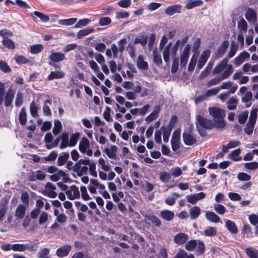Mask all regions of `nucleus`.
Segmentation results:
<instances>
[{"label": "nucleus", "mask_w": 258, "mask_h": 258, "mask_svg": "<svg viewBox=\"0 0 258 258\" xmlns=\"http://www.w3.org/2000/svg\"><path fill=\"white\" fill-rule=\"evenodd\" d=\"M209 113L213 117L217 128H223L225 127L226 123L224 117L225 112L223 109L217 107H210L209 108Z\"/></svg>", "instance_id": "7ed1b4c3"}, {"label": "nucleus", "mask_w": 258, "mask_h": 258, "mask_svg": "<svg viewBox=\"0 0 258 258\" xmlns=\"http://www.w3.org/2000/svg\"><path fill=\"white\" fill-rule=\"evenodd\" d=\"M26 211V207L22 204H20L16 208L15 216L19 219L24 218Z\"/></svg>", "instance_id": "b1692460"}, {"label": "nucleus", "mask_w": 258, "mask_h": 258, "mask_svg": "<svg viewBox=\"0 0 258 258\" xmlns=\"http://www.w3.org/2000/svg\"><path fill=\"white\" fill-rule=\"evenodd\" d=\"M254 125L255 123L248 121L246 127L244 128V132L248 135L252 134Z\"/></svg>", "instance_id": "e2e57ef3"}, {"label": "nucleus", "mask_w": 258, "mask_h": 258, "mask_svg": "<svg viewBox=\"0 0 258 258\" xmlns=\"http://www.w3.org/2000/svg\"><path fill=\"white\" fill-rule=\"evenodd\" d=\"M148 36L145 35H141L137 37L134 40V44L140 43L142 45H145L147 43Z\"/></svg>", "instance_id": "49530a36"}, {"label": "nucleus", "mask_w": 258, "mask_h": 258, "mask_svg": "<svg viewBox=\"0 0 258 258\" xmlns=\"http://www.w3.org/2000/svg\"><path fill=\"white\" fill-rule=\"evenodd\" d=\"M34 15L39 18L40 20L43 22H47L49 21V17L48 16L38 11H35Z\"/></svg>", "instance_id": "69168bd1"}, {"label": "nucleus", "mask_w": 258, "mask_h": 258, "mask_svg": "<svg viewBox=\"0 0 258 258\" xmlns=\"http://www.w3.org/2000/svg\"><path fill=\"white\" fill-rule=\"evenodd\" d=\"M180 139V130H177L174 132L171 139L172 149L176 151L179 147V142Z\"/></svg>", "instance_id": "9b49d317"}, {"label": "nucleus", "mask_w": 258, "mask_h": 258, "mask_svg": "<svg viewBox=\"0 0 258 258\" xmlns=\"http://www.w3.org/2000/svg\"><path fill=\"white\" fill-rule=\"evenodd\" d=\"M117 148L116 146L112 145L110 148H105L103 152L111 159H115L116 157Z\"/></svg>", "instance_id": "6ab92c4d"}, {"label": "nucleus", "mask_w": 258, "mask_h": 258, "mask_svg": "<svg viewBox=\"0 0 258 258\" xmlns=\"http://www.w3.org/2000/svg\"><path fill=\"white\" fill-rule=\"evenodd\" d=\"M61 178H62L63 182L67 183L70 180V178L67 174L62 170H58L55 173L50 176V179L53 181L56 182Z\"/></svg>", "instance_id": "6e6552de"}, {"label": "nucleus", "mask_w": 258, "mask_h": 258, "mask_svg": "<svg viewBox=\"0 0 258 258\" xmlns=\"http://www.w3.org/2000/svg\"><path fill=\"white\" fill-rule=\"evenodd\" d=\"M15 94V91L14 90L11 88L8 90L4 98L5 105L6 107H9L11 105Z\"/></svg>", "instance_id": "2eb2a0df"}, {"label": "nucleus", "mask_w": 258, "mask_h": 258, "mask_svg": "<svg viewBox=\"0 0 258 258\" xmlns=\"http://www.w3.org/2000/svg\"><path fill=\"white\" fill-rule=\"evenodd\" d=\"M252 97V94L251 92H246L244 96L242 98L241 100L243 102L246 103V107H249L251 106V103L250 101L251 100Z\"/></svg>", "instance_id": "c03bdc74"}, {"label": "nucleus", "mask_w": 258, "mask_h": 258, "mask_svg": "<svg viewBox=\"0 0 258 258\" xmlns=\"http://www.w3.org/2000/svg\"><path fill=\"white\" fill-rule=\"evenodd\" d=\"M43 48V46L42 44L33 45L30 47V52L32 54H37L41 52Z\"/></svg>", "instance_id": "680f3d73"}, {"label": "nucleus", "mask_w": 258, "mask_h": 258, "mask_svg": "<svg viewBox=\"0 0 258 258\" xmlns=\"http://www.w3.org/2000/svg\"><path fill=\"white\" fill-rule=\"evenodd\" d=\"M77 20L78 19L76 18L62 19L59 20L58 23L61 25L71 26L74 24L77 21Z\"/></svg>", "instance_id": "37998d69"}, {"label": "nucleus", "mask_w": 258, "mask_h": 258, "mask_svg": "<svg viewBox=\"0 0 258 258\" xmlns=\"http://www.w3.org/2000/svg\"><path fill=\"white\" fill-rule=\"evenodd\" d=\"M160 216L163 219L169 221L173 219L174 214L170 210H165L161 211Z\"/></svg>", "instance_id": "bb28decb"}, {"label": "nucleus", "mask_w": 258, "mask_h": 258, "mask_svg": "<svg viewBox=\"0 0 258 258\" xmlns=\"http://www.w3.org/2000/svg\"><path fill=\"white\" fill-rule=\"evenodd\" d=\"M196 125L198 128H199V125L201 127L207 128L211 129L215 125V123L209 119L204 118L200 115L197 116Z\"/></svg>", "instance_id": "39448f33"}, {"label": "nucleus", "mask_w": 258, "mask_h": 258, "mask_svg": "<svg viewBox=\"0 0 258 258\" xmlns=\"http://www.w3.org/2000/svg\"><path fill=\"white\" fill-rule=\"evenodd\" d=\"M80 134L76 133L71 135L70 141V147H74L77 143L80 138Z\"/></svg>", "instance_id": "5fc2aeb1"}, {"label": "nucleus", "mask_w": 258, "mask_h": 258, "mask_svg": "<svg viewBox=\"0 0 258 258\" xmlns=\"http://www.w3.org/2000/svg\"><path fill=\"white\" fill-rule=\"evenodd\" d=\"M62 128L61 122L59 120H55L54 122V127L52 130L53 134L56 135L61 131Z\"/></svg>", "instance_id": "8fccbe9b"}, {"label": "nucleus", "mask_w": 258, "mask_h": 258, "mask_svg": "<svg viewBox=\"0 0 258 258\" xmlns=\"http://www.w3.org/2000/svg\"><path fill=\"white\" fill-rule=\"evenodd\" d=\"M92 22L91 20L88 18H84L79 20L75 25L76 28H81L82 27L86 26Z\"/></svg>", "instance_id": "052dcab7"}, {"label": "nucleus", "mask_w": 258, "mask_h": 258, "mask_svg": "<svg viewBox=\"0 0 258 258\" xmlns=\"http://www.w3.org/2000/svg\"><path fill=\"white\" fill-rule=\"evenodd\" d=\"M45 177V174L44 172L38 170L34 173L33 174L30 176L29 178L31 181H34L36 179L43 180Z\"/></svg>", "instance_id": "c85d7f7f"}, {"label": "nucleus", "mask_w": 258, "mask_h": 258, "mask_svg": "<svg viewBox=\"0 0 258 258\" xmlns=\"http://www.w3.org/2000/svg\"><path fill=\"white\" fill-rule=\"evenodd\" d=\"M210 54L211 52L209 50H206L202 53L198 62L197 68L199 70H201L206 64Z\"/></svg>", "instance_id": "ddd939ff"}, {"label": "nucleus", "mask_w": 258, "mask_h": 258, "mask_svg": "<svg viewBox=\"0 0 258 258\" xmlns=\"http://www.w3.org/2000/svg\"><path fill=\"white\" fill-rule=\"evenodd\" d=\"M190 45L187 44L184 48L180 57V67L185 68L188 60L190 50Z\"/></svg>", "instance_id": "423d86ee"}, {"label": "nucleus", "mask_w": 258, "mask_h": 258, "mask_svg": "<svg viewBox=\"0 0 258 258\" xmlns=\"http://www.w3.org/2000/svg\"><path fill=\"white\" fill-rule=\"evenodd\" d=\"M238 104V100L234 97H231L227 102V108L229 110H234Z\"/></svg>", "instance_id": "79ce46f5"}, {"label": "nucleus", "mask_w": 258, "mask_h": 258, "mask_svg": "<svg viewBox=\"0 0 258 258\" xmlns=\"http://www.w3.org/2000/svg\"><path fill=\"white\" fill-rule=\"evenodd\" d=\"M146 219L150 221L156 226L159 227L160 226L161 222L160 219L154 215H149L146 216Z\"/></svg>", "instance_id": "a18cd8bd"}, {"label": "nucleus", "mask_w": 258, "mask_h": 258, "mask_svg": "<svg viewBox=\"0 0 258 258\" xmlns=\"http://www.w3.org/2000/svg\"><path fill=\"white\" fill-rule=\"evenodd\" d=\"M245 18L250 23H254L257 21L255 11L252 9H248L246 12Z\"/></svg>", "instance_id": "f3484780"}, {"label": "nucleus", "mask_w": 258, "mask_h": 258, "mask_svg": "<svg viewBox=\"0 0 258 258\" xmlns=\"http://www.w3.org/2000/svg\"><path fill=\"white\" fill-rule=\"evenodd\" d=\"M205 194L203 192H201L198 194L187 195L186 196V198L188 202L194 205L196 204L198 201L205 198Z\"/></svg>", "instance_id": "4468645a"}, {"label": "nucleus", "mask_w": 258, "mask_h": 258, "mask_svg": "<svg viewBox=\"0 0 258 258\" xmlns=\"http://www.w3.org/2000/svg\"><path fill=\"white\" fill-rule=\"evenodd\" d=\"M203 2L202 0L190 1L185 5V7L187 10L191 9L195 7L201 6Z\"/></svg>", "instance_id": "4c0bfd02"}, {"label": "nucleus", "mask_w": 258, "mask_h": 258, "mask_svg": "<svg viewBox=\"0 0 258 258\" xmlns=\"http://www.w3.org/2000/svg\"><path fill=\"white\" fill-rule=\"evenodd\" d=\"M69 156L70 155L68 153H63L61 155H60L57 159L58 165H63L69 158Z\"/></svg>", "instance_id": "0e129e2a"}, {"label": "nucleus", "mask_w": 258, "mask_h": 258, "mask_svg": "<svg viewBox=\"0 0 258 258\" xmlns=\"http://www.w3.org/2000/svg\"><path fill=\"white\" fill-rule=\"evenodd\" d=\"M49 253V249L48 248H43L41 249L37 253L38 258H50L48 256Z\"/></svg>", "instance_id": "4d7b16f0"}, {"label": "nucleus", "mask_w": 258, "mask_h": 258, "mask_svg": "<svg viewBox=\"0 0 258 258\" xmlns=\"http://www.w3.org/2000/svg\"><path fill=\"white\" fill-rule=\"evenodd\" d=\"M223 80L220 76L215 77L209 80L206 84L207 87H211L213 86L219 84Z\"/></svg>", "instance_id": "13d9d810"}, {"label": "nucleus", "mask_w": 258, "mask_h": 258, "mask_svg": "<svg viewBox=\"0 0 258 258\" xmlns=\"http://www.w3.org/2000/svg\"><path fill=\"white\" fill-rule=\"evenodd\" d=\"M188 239L187 234L183 233H179L174 237V242L178 245L184 243Z\"/></svg>", "instance_id": "aec40b11"}, {"label": "nucleus", "mask_w": 258, "mask_h": 258, "mask_svg": "<svg viewBox=\"0 0 258 258\" xmlns=\"http://www.w3.org/2000/svg\"><path fill=\"white\" fill-rule=\"evenodd\" d=\"M56 187L50 182H47L44 187V189L42 190V194L50 198H55L57 196L55 192Z\"/></svg>", "instance_id": "0eeeda50"}, {"label": "nucleus", "mask_w": 258, "mask_h": 258, "mask_svg": "<svg viewBox=\"0 0 258 258\" xmlns=\"http://www.w3.org/2000/svg\"><path fill=\"white\" fill-rule=\"evenodd\" d=\"M180 42V40H178L173 46L172 43L170 42L163 49V56L165 62H169L170 55L173 58L176 55Z\"/></svg>", "instance_id": "20e7f679"}, {"label": "nucleus", "mask_w": 258, "mask_h": 258, "mask_svg": "<svg viewBox=\"0 0 258 258\" xmlns=\"http://www.w3.org/2000/svg\"><path fill=\"white\" fill-rule=\"evenodd\" d=\"M67 147H70V141L69 136L66 133H63L61 135V142L59 148L61 149H64Z\"/></svg>", "instance_id": "7c9ffc66"}, {"label": "nucleus", "mask_w": 258, "mask_h": 258, "mask_svg": "<svg viewBox=\"0 0 258 258\" xmlns=\"http://www.w3.org/2000/svg\"><path fill=\"white\" fill-rule=\"evenodd\" d=\"M229 59L225 58L212 71L214 75H219V76L223 80L228 78L233 73L234 68L231 64L228 63Z\"/></svg>", "instance_id": "f257e3e1"}, {"label": "nucleus", "mask_w": 258, "mask_h": 258, "mask_svg": "<svg viewBox=\"0 0 258 258\" xmlns=\"http://www.w3.org/2000/svg\"><path fill=\"white\" fill-rule=\"evenodd\" d=\"M71 249V247L70 245H64L56 250V254L60 257H65L69 254Z\"/></svg>", "instance_id": "dca6fc26"}, {"label": "nucleus", "mask_w": 258, "mask_h": 258, "mask_svg": "<svg viewBox=\"0 0 258 258\" xmlns=\"http://www.w3.org/2000/svg\"><path fill=\"white\" fill-rule=\"evenodd\" d=\"M248 115V112L245 111L239 114L238 116V122L240 124H244L246 121Z\"/></svg>", "instance_id": "338daca9"}, {"label": "nucleus", "mask_w": 258, "mask_h": 258, "mask_svg": "<svg viewBox=\"0 0 258 258\" xmlns=\"http://www.w3.org/2000/svg\"><path fill=\"white\" fill-rule=\"evenodd\" d=\"M250 54L246 51H243L237 56L233 60V63L236 67L242 64L245 60L249 58Z\"/></svg>", "instance_id": "9d476101"}, {"label": "nucleus", "mask_w": 258, "mask_h": 258, "mask_svg": "<svg viewBox=\"0 0 258 258\" xmlns=\"http://www.w3.org/2000/svg\"><path fill=\"white\" fill-rule=\"evenodd\" d=\"M217 230L215 227L209 226L205 229L203 234L206 236H214L217 234Z\"/></svg>", "instance_id": "c9c22d12"}, {"label": "nucleus", "mask_w": 258, "mask_h": 258, "mask_svg": "<svg viewBox=\"0 0 258 258\" xmlns=\"http://www.w3.org/2000/svg\"><path fill=\"white\" fill-rule=\"evenodd\" d=\"M181 6L180 5H173L168 7L165 11V13L169 16H172L175 13H180Z\"/></svg>", "instance_id": "4be33fe9"}, {"label": "nucleus", "mask_w": 258, "mask_h": 258, "mask_svg": "<svg viewBox=\"0 0 258 258\" xmlns=\"http://www.w3.org/2000/svg\"><path fill=\"white\" fill-rule=\"evenodd\" d=\"M50 59L54 62H58L65 59V54L61 52H52L49 56Z\"/></svg>", "instance_id": "412c9836"}, {"label": "nucleus", "mask_w": 258, "mask_h": 258, "mask_svg": "<svg viewBox=\"0 0 258 258\" xmlns=\"http://www.w3.org/2000/svg\"><path fill=\"white\" fill-rule=\"evenodd\" d=\"M66 194L68 198L71 200L79 199L80 197V192L79 188L75 185H72L68 189Z\"/></svg>", "instance_id": "1a4fd4ad"}, {"label": "nucleus", "mask_w": 258, "mask_h": 258, "mask_svg": "<svg viewBox=\"0 0 258 258\" xmlns=\"http://www.w3.org/2000/svg\"><path fill=\"white\" fill-rule=\"evenodd\" d=\"M197 57L198 56L197 54H194L190 61L188 66L187 70L189 72H192L195 69V66L197 62Z\"/></svg>", "instance_id": "09e8293b"}, {"label": "nucleus", "mask_w": 258, "mask_h": 258, "mask_svg": "<svg viewBox=\"0 0 258 258\" xmlns=\"http://www.w3.org/2000/svg\"><path fill=\"white\" fill-rule=\"evenodd\" d=\"M237 27L240 33L246 32L247 29V24L244 19H240L237 24Z\"/></svg>", "instance_id": "ea45409f"}, {"label": "nucleus", "mask_w": 258, "mask_h": 258, "mask_svg": "<svg viewBox=\"0 0 258 258\" xmlns=\"http://www.w3.org/2000/svg\"><path fill=\"white\" fill-rule=\"evenodd\" d=\"M94 31L95 30L92 28L80 30L77 33V37L79 39L82 38Z\"/></svg>", "instance_id": "2f4dec72"}, {"label": "nucleus", "mask_w": 258, "mask_h": 258, "mask_svg": "<svg viewBox=\"0 0 258 258\" xmlns=\"http://www.w3.org/2000/svg\"><path fill=\"white\" fill-rule=\"evenodd\" d=\"M161 130L163 132V140L165 142L167 143L169 141V136L171 131V128L169 127H162Z\"/></svg>", "instance_id": "bf43d9fd"}, {"label": "nucleus", "mask_w": 258, "mask_h": 258, "mask_svg": "<svg viewBox=\"0 0 258 258\" xmlns=\"http://www.w3.org/2000/svg\"><path fill=\"white\" fill-rule=\"evenodd\" d=\"M160 180L162 182H168L171 179V174L168 172H162L160 173Z\"/></svg>", "instance_id": "774afa93"}, {"label": "nucleus", "mask_w": 258, "mask_h": 258, "mask_svg": "<svg viewBox=\"0 0 258 258\" xmlns=\"http://www.w3.org/2000/svg\"><path fill=\"white\" fill-rule=\"evenodd\" d=\"M137 66L139 69L146 70L148 69L147 62L144 60L142 55H139L137 60Z\"/></svg>", "instance_id": "c756f323"}, {"label": "nucleus", "mask_w": 258, "mask_h": 258, "mask_svg": "<svg viewBox=\"0 0 258 258\" xmlns=\"http://www.w3.org/2000/svg\"><path fill=\"white\" fill-rule=\"evenodd\" d=\"M229 59L225 58L212 71L214 75H219V76L223 80L228 78L233 73L234 68L231 64L228 63Z\"/></svg>", "instance_id": "f03ea898"}, {"label": "nucleus", "mask_w": 258, "mask_h": 258, "mask_svg": "<svg viewBox=\"0 0 258 258\" xmlns=\"http://www.w3.org/2000/svg\"><path fill=\"white\" fill-rule=\"evenodd\" d=\"M182 136L184 142L187 145L190 146L196 143L195 138L189 133H184Z\"/></svg>", "instance_id": "a878e982"}, {"label": "nucleus", "mask_w": 258, "mask_h": 258, "mask_svg": "<svg viewBox=\"0 0 258 258\" xmlns=\"http://www.w3.org/2000/svg\"><path fill=\"white\" fill-rule=\"evenodd\" d=\"M64 73L62 71L51 72L48 76V79L51 80L54 79H60L64 77Z\"/></svg>", "instance_id": "58836bf2"}, {"label": "nucleus", "mask_w": 258, "mask_h": 258, "mask_svg": "<svg viewBox=\"0 0 258 258\" xmlns=\"http://www.w3.org/2000/svg\"><path fill=\"white\" fill-rule=\"evenodd\" d=\"M191 219L195 220L201 214V209L198 206L192 207L189 211Z\"/></svg>", "instance_id": "473e14b6"}, {"label": "nucleus", "mask_w": 258, "mask_h": 258, "mask_svg": "<svg viewBox=\"0 0 258 258\" xmlns=\"http://www.w3.org/2000/svg\"><path fill=\"white\" fill-rule=\"evenodd\" d=\"M127 70L126 73H122V75L123 77L127 76L128 79H132L134 77V74L137 72L136 69L135 67L131 63H127Z\"/></svg>", "instance_id": "5701e85b"}, {"label": "nucleus", "mask_w": 258, "mask_h": 258, "mask_svg": "<svg viewBox=\"0 0 258 258\" xmlns=\"http://www.w3.org/2000/svg\"><path fill=\"white\" fill-rule=\"evenodd\" d=\"M245 251L247 256L250 258H258V251L252 247H247Z\"/></svg>", "instance_id": "a19ab883"}, {"label": "nucleus", "mask_w": 258, "mask_h": 258, "mask_svg": "<svg viewBox=\"0 0 258 258\" xmlns=\"http://www.w3.org/2000/svg\"><path fill=\"white\" fill-rule=\"evenodd\" d=\"M51 104V102L49 100L45 101L43 106V111L45 115L49 116L51 114L49 106Z\"/></svg>", "instance_id": "6e6d98bb"}, {"label": "nucleus", "mask_w": 258, "mask_h": 258, "mask_svg": "<svg viewBox=\"0 0 258 258\" xmlns=\"http://www.w3.org/2000/svg\"><path fill=\"white\" fill-rule=\"evenodd\" d=\"M225 226L229 231L233 234L238 232L237 226L235 223L230 220H225Z\"/></svg>", "instance_id": "cd10ccee"}, {"label": "nucleus", "mask_w": 258, "mask_h": 258, "mask_svg": "<svg viewBox=\"0 0 258 258\" xmlns=\"http://www.w3.org/2000/svg\"><path fill=\"white\" fill-rule=\"evenodd\" d=\"M218 87L219 91L220 90H229L228 92L234 94L237 89V85H234L233 83L231 81H227L223 82Z\"/></svg>", "instance_id": "f8f14e48"}, {"label": "nucleus", "mask_w": 258, "mask_h": 258, "mask_svg": "<svg viewBox=\"0 0 258 258\" xmlns=\"http://www.w3.org/2000/svg\"><path fill=\"white\" fill-rule=\"evenodd\" d=\"M229 45L227 41H224L218 49V56L221 57L226 52Z\"/></svg>", "instance_id": "f704fd0d"}, {"label": "nucleus", "mask_w": 258, "mask_h": 258, "mask_svg": "<svg viewBox=\"0 0 258 258\" xmlns=\"http://www.w3.org/2000/svg\"><path fill=\"white\" fill-rule=\"evenodd\" d=\"M3 45L9 49H14L15 47L14 42L8 37H4L3 40Z\"/></svg>", "instance_id": "864d4df0"}, {"label": "nucleus", "mask_w": 258, "mask_h": 258, "mask_svg": "<svg viewBox=\"0 0 258 258\" xmlns=\"http://www.w3.org/2000/svg\"><path fill=\"white\" fill-rule=\"evenodd\" d=\"M238 44L235 41H232L230 45V50L228 54V57L232 58L236 54L238 50Z\"/></svg>", "instance_id": "3c124183"}, {"label": "nucleus", "mask_w": 258, "mask_h": 258, "mask_svg": "<svg viewBox=\"0 0 258 258\" xmlns=\"http://www.w3.org/2000/svg\"><path fill=\"white\" fill-rule=\"evenodd\" d=\"M90 145L89 141L85 137L82 138L79 143L80 151L82 153L85 154V152L87 151V149L89 148Z\"/></svg>", "instance_id": "a211bd4d"}, {"label": "nucleus", "mask_w": 258, "mask_h": 258, "mask_svg": "<svg viewBox=\"0 0 258 258\" xmlns=\"http://www.w3.org/2000/svg\"><path fill=\"white\" fill-rule=\"evenodd\" d=\"M240 152H241L240 149H237L233 151L229 155V158L234 161H239L241 159V157H238V155L240 154Z\"/></svg>", "instance_id": "603ef678"}, {"label": "nucleus", "mask_w": 258, "mask_h": 258, "mask_svg": "<svg viewBox=\"0 0 258 258\" xmlns=\"http://www.w3.org/2000/svg\"><path fill=\"white\" fill-rule=\"evenodd\" d=\"M159 111V106L155 107L153 111L147 117L146 120L148 122H151L152 120L156 119L158 116Z\"/></svg>", "instance_id": "72a5a7b5"}, {"label": "nucleus", "mask_w": 258, "mask_h": 258, "mask_svg": "<svg viewBox=\"0 0 258 258\" xmlns=\"http://www.w3.org/2000/svg\"><path fill=\"white\" fill-rule=\"evenodd\" d=\"M205 216L206 219L211 222L216 223L220 222V217L213 212L207 211Z\"/></svg>", "instance_id": "393cba45"}, {"label": "nucleus", "mask_w": 258, "mask_h": 258, "mask_svg": "<svg viewBox=\"0 0 258 258\" xmlns=\"http://www.w3.org/2000/svg\"><path fill=\"white\" fill-rule=\"evenodd\" d=\"M19 120L21 124L23 125L26 124L27 121V115L25 109L24 108L21 109L19 113Z\"/></svg>", "instance_id": "de8ad7c7"}, {"label": "nucleus", "mask_w": 258, "mask_h": 258, "mask_svg": "<svg viewBox=\"0 0 258 258\" xmlns=\"http://www.w3.org/2000/svg\"><path fill=\"white\" fill-rule=\"evenodd\" d=\"M153 61L157 65H160L162 62L160 52L157 49H154L153 51Z\"/></svg>", "instance_id": "e433bc0d"}]
</instances>
